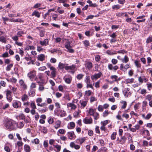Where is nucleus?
Instances as JSON below:
<instances>
[{
  "label": "nucleus",
  "instance_id": "obj_24",
  "mask_svg": "<svg viewBox=\"0 0 152 152\" xmlns=\"http://www.w3.org/2000/svg\"><path fill=\"white\" fill-rule=\"evenodd\" d=\"M43 74L42 73H39L37 77H36V80L37 81V82L38 81L37 80V79H39L40 81H43Z\"/></svg>",
  "mask_w": 152,
  "mask_h": 152
},
{
  "label": "nucleus",
  "instance_id": "obj_38",
  "mask_svg": "<svg viewBox=\"0 0 152 152\" xmlns=\"http://www.w3.org/2000/svg\"><path fill=\"white\" fill-rule=\"evenodd\" d=\"M35 48L33 46L27 45L25 47V50H34Z\"/></svg>",
  "mask_w": 152,
  "mask_h": 152
},
{
  "label": "nucleus",
  "instance_id": "obj_39",
  "mask_svg": "<svg viewBox=\"0 0 152 152\" xmlns=\"http://www.w3.org/2000/svg\"><path fill=\"white\" fill-rule=\"evenodd\" d=\"M69 125L70 126H68V128L69 129H72L74 128L75 126V123L73 122H71L69 123Z\"/></svg>",
  "mask_w": 152,
  "mask_h": 152
},
{
  "label": "nucleus",
  "instance_id": "obj_26",
  "mask_svg": "<svg viewBox=\"0 0 152 152\" xmlns=\"http://www.w3.org/2000/svg\"><path fill=\"white\" fill-rule=\"evenodd\" d=\"M24 149L26 152H30L31 148L30 146L27 144H25L24 146Z\"/></svg>",
  "mask_w": 152,
  "mask_h": 152
},
{
  "label": "nucleus",
  "instance_id": "obj_49",
  "mask_svg": "<svg viewBox=\"0 0 152 152\" xmlns=\"http://www.w3.org/2000/svg\"><path fill=\"white\" fill-rule=\"evenodd\" d=\"M134 79L133 78L128 79L126 80V83H131L134 81Z\"/></svg>",
  "mask_w": 152,
  "mask_h": 152
},
{
  "label": "nucleus",
  "instance_id": "obj_2",
  "mask_svg": "<svg viewBox=\"0 0 152 152\" xmlns=\"http://www.w3.org/2000/svg\"><path fill=\"white\" fill-rule=\"evenodd\" d=\"M71 42L68 40H67L65 43V47L67 49V51L70 53H72L74 52L73 49H71V46L70 45Z\"/></svg>",
  "mask_w": 152,
  "mask_h": 152
},
{
  "label": "nucleus",
  "instance_id": "obj_53",
  "mask_svg": "<svg viewBox=\"0 0 152 152\" xmlns=\"http://www.w3.org/2000/svg\"><path fill=\"white\" fill-rule=\"evenodd\" d=\"M110 113L108 110H105L103 113V116L104 117H106Z\"/></svg>",
  "mask_w": 152,
  "mask_h": 152
},
{
  "label": "nucleus",
  "instance_id": "obj_48",
  "mask_svg": "<svg viewBox=\"0 0 152 152\" xmlns=\"http://www.w3.org/2000/svg\"><path fill=\"white\" fill-rule=\"evenodd\" d=\"M94 110L93 109H90L89 110L88 113L91 115H93L95 113Z\"/></svg>",
  "mask_w": 152,
  "mask_h": 152
},
{
  "label": "nucleus",
  "instance_id": "obj_27",
  "mask_svg": "<svg viewBox=\"0 0 152 152\" xmlns=\"http://www.w3.org/2000/svg\"><path fill=\"white\" fill-rule=\"evenodd\" d=\"M24 124L21 122H19L18 123H16V127L19 129H21L24 126Z\"/></svg>",
  "mask_w": 152,
  "mask_h": 152
},
{
  "label": "nucleus",
  "instance_id": "obj_15",
  "mask_svg": "<svg viewBox=\"0 0 152 152\" xmlns=\"http://www.w3.org/2000/svg\"><path fill=\"white\" fill-rule=\"evenodd\" d=\"M77 69L76 68V66L75 64H73L71 66H66L65 67V69L66 70H74L75 69Z\"/></svg>",
  "mask_w": 152,
  "mask_h": 152
},
{
  "label": "nucleus",
  "instance_id": "obj_57",
  "mask_svg": "<svg viewBox=\"0 0 152 152\" xmlns=\"http://www.w3.org/2000/svg\"><path fill=\"white\" fill-rule=\"evenodd\" d=\"M83 43L85 46H88L90 44L89 41L87 40H85L83 41Z\"/></svg>",
  "mask_w": 152,
  "mask_h": 152
},
{
  "label": "nucleus",
  "instance_id": "obj_47",
  "mask_svg": "<svg viewBox=\"0 0 152 152\" xmlns=\"http://www.w3.org/2000/svg\"><path fill=\"white\" fill-rule=\"evenodd\" d=\"M80 111L78 110L77 111H75L73 113V115L74 117H77L79 115Z\"/></svg>",
  "mask_w": 152,
  "mask_h": 152
},
{
  "label": "nucleus",
  "instance_id": "obj_4",
  "mask_svg": "<svg viewBox=\"0 0 152 152\" xmlns=\"http://www.w3.org/2000/svg\"><path fill=\"white\" fill-rule=\"evenodd\" d=\"M24 34V32L23 31H19L17 32V35L12 37V39L14 41H18V40L19 37H22Z\"/></svg>",
  "mask_w": 152,
  "mask_h": 152
},
{
  "label": "nucleus",
  "instance_id": "obj_7",
  "mask_svg": "<svg viewBox=\"0 0 152 152\" xmlns=\"http://www.w3.org/2000/svg\"><path fill=\"white\" fill-rule=\"evenodd\" d=\"M21 102L18 101L14 100L12 102V106L15 108H18L21 106Z\"/></svg>",
  "mask_w": 152,
  "mask_h": 152
},
{
  "label": "nucleus",
  "instance_id": "obj_51",
  "mask_svg": "<svg viewBox=\"0 0 152 152\" xmlns=\"http://www.w3.org/2000/svg\"><path fill=\"white\" fill-rule=\"evenodd\" d=\"M91 91L90 90H89L86 91L85 92V94L86 96H89L91 95Z\"/></svg>",
  "mask_w": 152,
  "mask_h": 152
},
{
  "label": "nucleus",
  "instance_id": "obj_62",
  "mask_svg": "<svg viewBox=\"0 0 152 152\" xmlns=\"http://www.w3.org/2000/svg\"><path fill=\"white\" fill-rule=\"evenodd\" d=\"M152 42V37H149L146 39V42L147 43H149L150 42Z\"/></svg>",
  "mask_w": 152,
  "mask_h": 152
},
{
  "label": "nucleus",
  "instance_id": "obj_28",
  "mask_svg": "<svg viewBox=\"0 0 152 152\" xmlns=\"http://www.w3.org/2000/svg\"><path fill=\"white\" fill-rule=\"evenodd\" d=\"M80 102L81 104V108L83 109L86 106L88 102L87 101H83L82 102L80 101Z\"/></svg>",
  "mask_w": 152,
  "mask_h": 152
},
{
  "label": "nucleus",
  "instance_id": "obj_11",
  "mask_svg": "<svg viewBox=\"0 0 152 152\" xmlns=\"http://www.w3.org/2000/svg\"><path fill=\"white\" fill-rule=\"evenodd\" d=\"M125 137H126V140L127 139L128 140V143H132L133 142V140L132 139V137H131V134L129 133H126L125 134L124 136Z\"/></svg>",
  "mask_w": 152,
  "mask_h": 152
},
{
  "label": "nucleus",
  "instance_id": "obj_43",
  "mask_svg": "<svg viewBox=\"0 0 152 152\" xmlns=\"http://www.w3.org/2000/svg\"><path fill=\"white\" fill-rule=\"evenodd\" d=\"M13 66V64H11L8 65L6 67V70L7 71H9L10 70L11 68H12Z\"/></svg>",
  "mask_w": 152,
  "mask_h": 152
},
{
  "label": "nucleus",
  "instance_id": "obj_18",
  "mask_svg": "<svg viewBox=\"0 0 152 152\" xmlns=\"http://www.w3.org/2000/svg\"><path fill=\"white\" fill-rule=\"evenodd\" d=\"M41 13L38 11L35 10L32 13V16H34L37 18H39L40 16Z\"/></svg>",
  "mask_w": 152,
  "mask_h": 152
},
{
  "label": "nucleus",
  "instance_id": "obj_29",
  "mask_svg": "<svg viewBox=\"0 0 152 152\" xmlns=\"http://www.w3.org/2000/svg\"><path fill=\"white\" fill-rule=\"evenodd\" d=\"M87 2L89 4V7H96L98 6V5L96 3H93L90 0H88L87 1Z\"/></svg>",
  "mask_w": 152,
  "mask_h": 152
},
{
  "label": "nucleus",
  "instance_id": "obj_50",
  "mask_svg": "<svg viewBox=\"0 0 152 152\" xmlns=\"http://www.w3.org/2000/svg\"><path fill=\"white\" fill-rule=\"evenodd\" d=\"M110 78L112 80H114V81H118V77L116 75L111 76L110 77Z\"/></svg>",
  "mask_w": 152,
  "mask_h": 152
},
{
  "label": "nucleus",
  "instance_id": "obj_31",
  "mask_svg": "<svg viewBox=\"0 0 152 152\" xmlns=\"http://www.w3.org/2000/svg\"><path fill=\"white\" fill-rule=\"evenodd\" d=\"M61 122L59 120H57L55 123L54 127L56 129H57L61 126Z\"/></svg>",
  "mask_w": 152,
  "mask_h": 152
},
{
  "label": "nucleus",
  "instance_id": "obj_13",
  "mask_svg": "<svg viewBox=\"0 0 152 152\" xmlns=\"http://www.w3.org/2000/svg\"><path fill=\"white\" fill-rule=\"evenodd\" d=\"M67 106L68 108L70 107L71 110H75L77 108L76 106L72 102H69L67 103Z\"/></svg>",
  "mask_w": 152,
  "mask_h": 152
},
{
  "label": "nucleus",
  "instance_id": "obj_54",
  "mask_svg": "<svg viewBox=\"0 0 152 152\" xmlns=\"http://www.w3.org/2000/svg\"><path fill=\"white\" fill-rule=\"evenodd\" d=\"M0 41L2 42L5 43L6 42V38L3 36L0 37Z\"/></svg>",
  "mask_w": 152,
  "mask_h": 152
},
{
  "label": "nucleus",
  "instance_id": "obj_46",
  "mask_svg": "<svg viewBox=\"0 0 152 152\" xmlns=\"http://www.w3.org/2000/svg\"><path fill=\"white\" fill-rule=\"evenodd\" d=\"M30 107L32 108V109H36V106L34 101L32 102L31 103Z\"/></svg>",
  "mask_w": 152,
  "mask_h": 152
},
{
  "label": "nucleus",
  "instance_id": "obj_25",
  "mask_svg": "<svg viewBox=\"0 0 152 152\" xmlns=\"http://www.w3.org/2000/svg\"><path fill=\"white\" fill-rule=\"evenodd\" d=\"M72 78L71 76H69L68 77H66L64 78V80L66 83L70 84L71 83L72 80Z\"/></svg>",
  "mask_w": 152,
  "mask_h": 152
},
{
  "label": "nucleus",
  "instance_id": "obj_10",
  "mask_svg": "<svg viewBox=\"0 0 152 152\" xmlns=\"http://www.w3.org/2000/svg\"><path fill=\"white\" fill-rule=\"evenodd\" d=\"M102 75V73L101 72H99L98 73L95 74L94 75L91 76V79L92 80L94 79L96 80L99 78Z\"/></svg>",
  "mask_w": 152,
  "mask_h": 152
},
{
  "label": "nucleus",
  "instance_id": "obj_42",
  "mask_svg": "<svg viewBox=\"0 0 152 152\" xmlns=\"http://www.w3.org/2000/svg\"><path fill=\"white\" fill-rule=\"evenodd\" d=\"M29 95L31 96H33L35 95V92L32 89H31L28 92Z\"/></svg>",
  "mask_w": 152,
  "mask_h": 152
},
{
  "label": "nucleus",
  "instance_id": "obj_55",
  "mask_svg": "<svg viewBox=\"0 0 152 152\" xmlns=\"http://www.w3.org/2000/svg\"><path fill=\"white\" fill-rule=\"evenodd\" d=\"M152 95L151 94L147 95L145 97V99L148 100L150 101L151 100Z\"/></svg>",
  "mask_w": 152,
  "mask_h": 152
},
{
  "label": "nucleus",
  "instance_id": "obj_35",
  "mask_svg": "<svg viewBox=\"0 0 152 152\" xmlns=\"http://www.w3.org/2000/svg\"><path fill=\"white\" fill-rule=\"evenodd\" d=\"M134 63L137 68H139L141 67V64L139 60H135L134 61Z\"/></svg>",
  "mask_w": 152,
  "mask_h": 152
},
{
  "label": "nucleus",
  "instance_id": "obj_17",
  "mask_svg": "<svg viewBox=\"0 0 152 152\" xmlns=\"http://www.w3.org/2000/svg\"><path fill=\"white\" fill-rule=\"evenodd\" d=\"M39 42L42 46H46L48 45V40L47 39H45L43 41H40Z\"/></svg>",
  "mask_w": 152,
  "mask_h": 152
},
{
  "label": "nucleus",
  "instance_id": "obj_41",
  "mask_svg": "<svg viewBox=\"0 0 152 152\" xmlns=\"http://www.w3.org/2000/svg\"><path fill=\"white\" fill-rule=\"evenodd\" d=\"M37 83H39V90L41 91H43L45 89L44 87L42 85H41V83L40 82L38 81Z\"/></svg>",
  "mask_w": 152,
  "mask_h": 152
},
{
  "label": "nucleus",
  "instance_id": "obj_37",
  "mask_svg": "<svg viewBox=\"0 0 152 152\" xmlns=\"http://www.w3.org/2000/svg\"><path fill=\"white\" fill-rule=\"evenodd\" d=\"M121 60L123 63H126L129 61V58L127 56L125 55L124 58L121 59Z\"/></svg>",
  "mask_w": 152,
  "mask_h": 152
},
{
  "label": "nucleus",
  "instance_id": "obj_30",
  "mask_svg": "<svg viewBox=\"0 0 152 152\" xmlns=\"http://www.w3.org/2000/svg\"><path fill=\"white\" fill-rule=\"evenodd\" d=\"M65 64H63L61 62H59L58 64V67L60 69H63L64 68L65 69V67H66Z\"/></svg>",
  "mask_w": 152,
  "mask_h": 152
},
{
  "label": "nucleus",
  "instance_id": "obj_34",
  "mask_svg": "<svg viewBox=\"0 0 152 152\" xmlns=\"http://www.w3.org/2000/svg\"><path fill=\"white\" fill-rule=\"evenodd\" d=\"M29 98L28 95L26 94H23L21 97L22 101L23 102L26 101Z\"/></svg>",
  "mask_w": 152,
  "mask_h": 152
},
{
  "label": "nucleus",
  "instance_id": "obj_21",
  "mask_svg": "<svg viewBox=\"0 0 152 152\" xmlns=\"http://www.w3.org/2000/svg\"><path fill=\"white\" fill-rule=\"evenodd\" d=\"M57 115H59L61 117H63L65 116L66 112L63 110H60L58 111Z\"/></svg>",
  "mask_w": 152,
  "mask_h": 152
},
{
  "label": "nucleus",
  "instance_id": "obj_64",
  "mask_svg": "<svg viewBox=\"0 0 152 152\" xmlns=\"http://www.w3.org/2000/svg\"><path fill=\"white\" fill-rule=\"evenodd\" d=\"M107 150V148L105 149V148L104 147L103 148H102L99 149L97 152H106Z\"/></svg>",
  "mask_w": 152,
  "mask_h": 152
},
{
  "label": "nucleus",
  "instance_id": "obj_56",
  "mask_svg": "<svg viewBox=\"0 0 152 152\" xmlns=\"http://www.w3.org/2000/svg\"><path fill=\"white\" fill-rule=\"evenodd\" d=\"M117 134L116 132H114L111 134V138L112 140H114L116 138V135Z\"/></svg>",
  "mask_w": 152,
  "mask_h": 152
},
{
  "label": "nucleus",
  "instance_id": "obj_36",
  "mask_svg": "<svg viewBox=\"0 0 152 152\" xmlns=\"http://www.w3.org/2000/svg\"><path fill=\"white\" fill-rule=\"evenodd\" d=\"M38 110L39 112H41V113H45L48 110V108L46 107H44L43 109L39 108Z\"/></svg>",
  "mask_w": 152,
  "mask_h": 152
},
{
  "label": "nucleus",
  "instance_id": "obj_16",
  "mask_svg": "<svg viewBox=\"0 0 152 152\" xmlns=\"http://www.w3.org/2000/svg\"><path fill=\"white\" fill-rule=\"evenodd\" d=\"M116 15L118 17H128V15L127 13L118 12L116 13Z\"/></svg>",
  "mask_w": 152,
  "mask_h": 152
},
{
  "label": "nucleus",
  "instance_id": "obj_45",
  "mask_svg": "<svg viewBox=\"0 0 152 152\" xmlns=\"http://www.w3.org/2000/svg\"><path fill=\"white\" fill-rule=\"evenodd\" d=\"M93 116L94 117V119L95 120H96L99 118V114L96 112Z\"/></svg>",
  "mask_w": 152,
  "mask_h": 152
},
{
  "label": "nucleus",
  "instance_id": "obj_20",
  "mask_svg": "<svg viewBox=\"0 0 152 152\" xmlns=\"http://www.w3.org/2000/svg\"><path fill=\"white\" fill-rule=\"evenodd\" d=\"M37 58L38 60L41 61H42L45 59V56L43 54H39Z\"/></svg>",
  "mask_w": 152,
  "mask_h": 152
},
{
  "label": "nucleus",
  "instance_id": "obj_60",
  "mask_svg": "<svg viewBox=\"0 0 152 152\" xmlns=\"http://www.w3.org/2000/svg\"><path fill=\"white\" fill-rule=\"evenodd\" d=\"M108 123V121L107 120L102 121L101 123L102 125L105 126Z\"/></svg>",
  "mask_w": 152,
  "mask_h": 152
},
{
  "label": "nucleus",
  "instance_id": "obj_3",
  "mask_svg": "<svg viewBox=\"0 0 152 152\" xmlns=\"http://www.w3.org/2000/svg\"><path fill=\"white\" fill-rule=\"evenodd\" d=\"M84 81L86 84V88H90L92 89H94L93 85L91 83V81L90 80V77L89 76L87 75L86 77V78Z\"/></svg>",
  "mask_w": 152,
  "mask_h": 152
},
{
  "label": "nucleus",
  "instance_id": "obj_63",
  "mask_svg": "<svg viewBox=\"0 0 152 152\" xmlns=\"http://www.w3.org/2000/svg\"><path fill=\"white\" fill-rule=\"evenodd\" d=\"M152 115L150 113H148L147 114L146 116L145 117V119L146 120H148L149 119L151 116H152Z\"/></svg>",
  "mask_w": 152,
  "mask_h": 152
},
{
  "label": "nucleus",
  "instance_id": "obj_40",
  "mask_svg": "<svg viewBox=\"0 0 152 152\" xmlns=\"http://www.w3.org/2000/svg\"><path fill=\"white\" fill-rule=\"evenodd\" d=\"M53 146L56 148V151L57 152H59L60 151L61 148V145L57 144L56 145H53Z\"/></svg>",
  "mask_w": 152,
  "mask_h": 152
},
{
  "label": "nucleus",
  "instance_id": "obj_58",
  "mask_svg": "<svg viewBox=\"0 0 152 152\" xmlns=\"http://www.w3.org/2000/svg\"><path fill=\"white\" fill-rule=\"evenodd\" d=\"M120 8V6L118 4L112 6V9L113 10H118Z\"/></svg>",
  "mask_w": 152,
  "mask_h": 152
},
{
  "label": "nucleus",
  "instance_id": "obj_9",
  "mask_svg": "<svg viewBox=\"0 0 152 152\" xmlns=\"http://www.w3.org/2000/svg\"><path fill=\"white\" fill-rule=\"evenodd\" d=\"M83 123L86 124H91L92 123L93 120L91 118H85L83 120Z\"/></svg>",
  "mask_w": 152,
  "mask_h": 152
},
{
  "label": "nucleus",
  "instance_id": "obj_19",
  "mask_svg": "<svg viewBox=\"0 0 152 152\" xmlns=\"http://www.w3.org/2000/svg\"><path fill=\"white\" fill-rule=\"evenodd\" d=\"M85 67L88 70H90L93 67L92 64L90 62H87L85 65Z\"/></svg>",
  "mask_w": 152,
  "mask_h": 152
},
{
  "label": "nucleus",
  "instance_id": "obj_52",
  "mask_svg": "<svg viewBox=\"0 0 152 152\" xmlns=\"http://www.w3.org/2000/svg\"><path fill=\"white\" fill-rule=\"evenodd\" d=\"M58 132L61 134H64L65 133L66 130L64 129H60L58 130L57 133V134H58Z\"/></svg>",
  "mask_w": 152,
  "mask_h": 152
},
{
  "label": "nucleus",
  "instance_id": "obj_12",
  "mask_svg": "<svg viewBox=\"0 0 152 152\" xmlns=\"http://www.w3.org/2000/svg\"><path fill=\"white\" fill-rule=\"evenodd\" d=\"M67 135L69 138L70 140H72L75 138V136L73 132H68Z\"/></svg>",
  "mask_w": 152,
  "mask_h": 152
},
{
  "label": "nucleus",
  "instance_id": "obj_33",
  "mask_svg": "<svg viewBox=\"0 0 152 152\" xmlns=\"http://www.w3.org/2000/svg\"><path fill=\"white\" fill-rule=\"evenodd\" d=\"M106 53L110 55H113L117 53V51H112L111 50H108L106 51Z\"/></svg>",
  "mask_w": 152,
  "mask_h": 152
},
{
  "label": "nucleus",
  "instance_id": "obj_32",
  "mask_svg": "<svg viewBox=\"0 0 152 152\" xmlns=\"http://www.w3.org/2000/svg\"><path fill=\"white\" fill-rule=\"evenodd\" d=\"M120 103L122 104L121 107V109H125L127 106V103L125 101H122L120 102Z\"/></svg>",
  "mask_w": 152,
  "mask_h": 152
},
{
  "label": "nucleus",
  "instance_id": "obj_8",
  "mask_svg": "<svg viewBox=\"0 0 152 152\" xmlns=\"http://www.w3.org/2000/svg\"><path fill=\"white\" fill-rule=\"evenodd\" d=\"M36 73V71L34 70L31 71L28 74V76L30 79L32 80L35 77Z\"/></svg>",
  "mask_w": 152,
  "mask_h": 152
},
{
  "label": "nucleus",
  "instance_id": "obj_22",
  "mask_svg": "<svg viewBox=\"0 0 152 152\" xmlns=\"http://www.w3.org/2000/svg\"><path fill=\"white\" fill-rule=\"evenodd\" d=\"M145 17V15H142L137 17L136 18L137 19H142L141 20H138L137 21V22H144L145 21V19H143V18Z\"/></svg>",
  "mask_w": 152,
  "mask_h": 152
},
{
  "label": "nucleus",
  "instance_id": "obj_6",
  "mask_svg": "<svg viewBox=\"0 0 152 152\" xmlns=\"http://www.w3.org/2000/svg\"><path fill=\"white\" fill-rule=\"evenodd\" d=\"M126 140V137H125V136H123L121 137L120 139L118 137L116 142L117 144H123L125 143Z\"/></svg>",
  "mask_w": 152,
  "mask_h": 152
},
{
  "label": "nucleus",
  "instance_id": "obj_44",
  "mask_svg": "<svg viewBox=\"0 0 152 152\" xmlns=\"http://www.w3.org/2000/svg\"><path fill=\"white\" fill-rule=\"evenodd\" d=\"M140 127V126L138 124H137L133 127V129H134V131H132V132H135L136 130H139Z\"/></svg>",
  "mask_w": 152,
  "mask_h": 152
},
{
  "label": "nucleus",
  "instance_id": "obj_61",
  "mask_svg": "<svg viewBox=\"0 0 152 152\" xmlns=\"http://www.w3.org/2000/svg\"><path fill=\"white\" fill-rule=\"evenodd\" d=\"M118 61L117 60L113 58L111 60V63H112V64L113 65H115L117 64L118 63Z\"/></svg>",
  "mask_w": 152,
  "mask_h": 152
},
{
  "label": "nucleus",
  "instance_id": "obj_5",
  "mask_svg": "<svg viewBox=\"0 0 152 152\" xmlns=\"http://www.w3.org/2000/svg\"><path fill=\"white\" fill-rule=\"evenodd\" d=\"M108 68L110 71L115 72L118 69L119 67L117 65L114 66L111 64H109L108 65Z\"/></svg>",
  "mask_w": 152,
  "mask_h": 152
},
{
  "label": "nucleus",
  "instance_id": "obj_14",
  "mask_svg": "<svg viewBox=\"0 0 152 152\" xmlns=\"http://www.w3.org/2000/svg\"><path fill=\"white\" fill-rule=\"evenodd\" d=\"M130 67V64H127L125 66H124V65L123 64H120V70H123L124 69L125 70H127Z\"/></svg>",
  "mask_w": 152,
  "mask_h": 152
},
{
  "label": "nucleus",
  "instance_id": "obj_23",
  "mask_svg": "<svg viewBox=\"0 0 152 152\" xmlns=\"http://www.w3.org/2000/svg\"><path fill=\"white\" fill-rule=\"evenodd\" d=\"M36 28L39 31L40 36L41 37H44L45 32V30L44 29L41 30V28L39 27H37Z\"/></svg>",
  "mask_w": 152,
  "mask_h": 152
},
{
  "label": "nucleus",
  "instance_id": "obj_59",
  "mask_svg": "<svg viewBox=\"0 0 152 152\" xmlns=\"http://www.w3.org/2000/svg\"><path fill=\"white\" fill-rule=\"evenodd\" d=\"M48 122L49 124H52L54 122L53 119L51 117H50L48 118Z\"/></svg>",
  "mask_w": 152,
  "mask_h": 152
},
{
  "label": "nucleus",
  "instance_id": "obj_1",
  "mask_svg": "<svg viewBox=\"0 0 152 152\" xmlns=\"http://www.w3.org/2000/svg\"><path fill=\"white\" fill-rule=\"evenodd\" d=\"M4 125L7 129L10 131L17 129L16 122L12 119L5 118L4 121Z\"/></svg>",
  "mask_w": 152,
  "mask_h": 152
}]
</instances>
